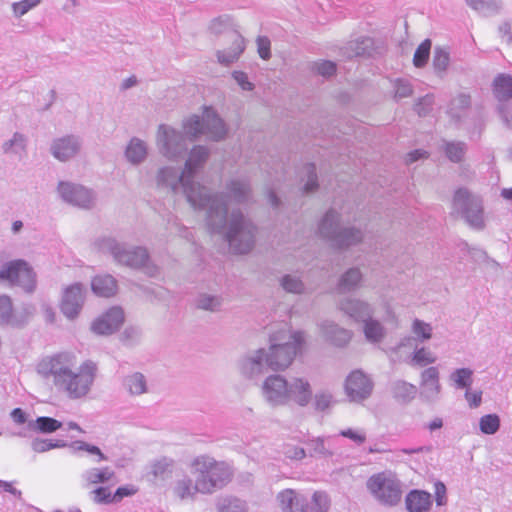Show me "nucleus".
Segmentation results:
<instances>
[{"label":"nucleus","instance_id":"obj_1","mask_svg":"<svg viewBox=\"0 0 512 512\" xmlns=\"http://www.w3.org/2000/svg\"><path fill=\"white\" fill-rule=\"evenodd\" d=\"M36 372L41 378L51 380L57 391L68 399L77 400L91 391L97 365L91 360L79 362L72 351H60L41 358Z\"/></svg>","mask_w":512,"mask_h":512},{"label":"nucleus","instance_id":"obj_2","mask_svg":"<svg viewBox=\"0 0 512 512\" xmlns=\"http://www.w3.org/2000/svg\"><path fill=\"white\" fill-rule=\"evenodd\" d=\"M304 342L301 332L280 330L271 337L268 352L260 350L253 362L257 365L265 363L274 371L285 370L301 351Z\"/></svg>","mask_w":512,"mask_h":512},{"label":"nucleus","instance_id":"obj_3","mask_svg":"<svg viewBox=\"0 0 512 512\" xmlns=\"http://www.w3.org/2000/svg\"><path fill=\"white\" fill-rule=\"evenodd\" d=\"M366 489L376 502L386 507L399 505L404 493L400 478L391 470H383L368 477Z\"/></svg>","mask_w":512,"mask_h":512},{"label":"nucleus","instance_id":"obj_4","mask_svg":"<svg viewBox=\"0 0 512 512\" xmlns=\"http://www.w3.org/2000/svg\"><path fill=\"white\" fill-rule=\"evenodd\" d=\"M191 473L199 476L202 483L211 486L209 493L228 483L232 477V470L227 464L204 456L198 457L192 462Z\"/></svg>","mask_w":512,"mask_h":512},{"label":"nucleus","instance_id":"obj_5","mask_svg":"<svg viewBox=\"0 0 512 512\" xmlns=\"http://www.w3.org/2000/svg\"><path fill=\"white\" fill-rule=\"evenodd\" d=\"M185 132L192 138L200 134H207L212 140H220L226 134L223 121L211 108H205L203 118L191 117L185 124Z\"/></svg>","mask_w":512,"mask_h":512},{"label":"nucleus","instance_id":"obj_6","mask_svg":"<svg viewBox=\"0 0 512 512\" xmlns=\"http://www.w3.org/2000/svg\"><path fill=\"white\" fill-rule=\"evenodd\" d=\"M0 280L31 291L35 285V274L29 264L21 259L6 263L0 270Z\"/></svg>","mask_w":512,"mask_h":512},{"label":"nucleus","instance_id":"obj_7","mask_svg":"<svg viewBox=\"0 0 512 512\" xmlns=\"http://www.w3.org/2000/svg\"><path fill=\"white\" fill-rule=\"evenodd\" d=\"M454 204L464 208L467 221L475 227H481L483 224L482 219V205L481 202L473 197L468 190L458 189L453 198Z\"/></svg>","mask_w":512,"mask_h":512},{"label":"nucleus","instance_id":"obj_8","mask_svg":"<svg viewBox=\"0 0 512 512\" xmlns=\"http://www.w3.org/2000/svg\"><path fill=\"white\" fill-rule=\"evenodd\" d=\"M289 382L282 376L272 375L265 379L262 386L264 398L272 405H287Z\"/></svg>","mask_w":512,"mask_h":512},{"label":"nucleus","instance_id":"obj_9","mask_svg":"<svg viewBox=\"0 0 512 512\" xmlns=\"http://www.w3.org/2000/svg\"><path fill=\"white\" fill-rule=\"evenodd\" d=\"M124 323L122 308L115 306L96 318L91 324V330L98 335H109L118 330Z\"/></svg>","mask_w":512,"mask_h":512},{"label":"nucleus","instance_id":"obj_10","mask_svg":"<svg viewBox=\"0 0 512 512\" xmlns=\"http://www.w3.org/2000/svg\"><path fill=\"white\" fill-rule=\"evenodd\" d=\"M345 389L352 401H360L370 395L372 383L364 373L356 370L347 377Z\"/></svg>","mask_w":512,"mask_h":512},{"label":"nucleus","instance_id":"obj_11","mask_svg":"<svg viewBox=\"0 0 512 512\" xmlns=\"http://www.w3.org/2000/svg\"><path fill=\"white\" fill-rule=\"evenodd\" d=\"M83 303V289L80 284H73L67 287L63 293V298L61 302V311L63 314L73 319L75 318L81 308Z\"/></svg>","mask_w":512,"mask_h":512},{"label":"nucleus","instance_id":"obj_12","mask_svg":"<svg viewBox=\"0 0 512 512\" xmlns=\"http://www.w3.org/2000/svg\"><path fill=\"white\" fill-rule=\"evenodd\" d=\"M312 399V389L308 380L294 378L289 382L287 404L293 403L300 407L308 405Z\"/></svg>","mask_w":512,"mask_h":512},{"label":"nucleus","instance_id":"obj_13","mask_svg":"<svg viewBox=\"0 0 512 512\" xmlns=\"http://www.w3.org/2000/svg\"><path fill=\"white\" fill-rule=\"evenodd\" d=\"M58 190L62 198L71 204L88 207L91 202L90 192L82 186L61 182L59 183Z\"/></svg>","mask_w":512,"mask_h":512},{"label":"nucleus","instance_id":"obj_14","mask_svg":"<svg viewBox=\"0 0 512 512\" xmlns=\"http://www.w3.org/2000/svg\"><path fill=\"white\" fill-rule=\"evenodd\" d=\"M277 498L283 512H309L305 498L293 489L281 491Z\"/></svg>","mask_w":512,"mask_h":512},{"label":"nucleus","instance_id":"obj_15","mask_svg":"<svg viewBox=\"0 0 512 512\" xmlns=\"http://www.w3.org/2000/svg\"><path fill=\"white\" fill-rule=\"evenodd\" d=\"M194 479L185 478L180 480L175 486V494L181 498H192L197 493H209L208 484L202 483L199 476L193 475Z\"/></svg>","mask_w":512,"mask_h":512},{"label":"nucleus","instance_id":"obj_16","mask_svg":"<svg viewBox=\"0 0 512 512\" xmlns=\"http://www.w3.org/2000/svg\"><path fill=\"white\" fill-rule=\"evenodd\" d=\"M409 512H428L432 506L431 494L424 490H411L405 497Z\"/></svg>","mask_w":512,"mask_h":512},{"label":"nucleus","instance_id":"obj_17","mask_svg":"<svg viewBox=\"0 0 512 512\" xmlns=\"http://www.w3.org/2000/svg\"><path fill=\"white\" fill-rule=\"evenodd\" d=\"M112 254L115 259L131 267H141L148 260V254L145 249L137 248L133 251L120 250L119 247L112 248Z\"/></svg>","mask_w":512,"mask_h":512},{"label":"nucleus","instance_id":"obj_18","mask_svg":"<svg viewBox=\"0 0 512 512\" xmlns=\"http://www.w3.org/2000/svg\"><path fill=\"white\" fill-rule=\"evenodd\" d=\"M93 292L104 298L112 297L117 292V283L110 275L96 276L91 283Z\"/></svg>","mask_w":512,"mask_h":512},{"label":"nucleus","instance_id":"obj_19","mask_svg":"<svg viewBox=\"0 0 512 512\" xmlns=\"http://www.w3.org/2000/svg\"><path fill=\"white\" fill-rule=\"evenodd\" d=\"M79 150V145L76 140L71 137H65L57 140L53 145V155L65 161L73 157Z\"/></svg>","mask_w":512,"mask_h":512},{"label":"nucleus","instance_id":"obj_20","mask_svg":"<svg viewBox=\"0 0 512 512\" xmlns=\"http://www.w3.org/2000/svg\"><path fill=\"white\" fill-rule=\"evenodd\" d=\"M227 238L235 253L243 254L252 248V242L250 239H246V233L242 229H238L236 225L230 230Z\"/></svg>","mask_w":512,"mask_h":512},{"label":"nucleus","instance_id":"obj_21","mask_svg":"<svg viewBox=\"0 0 512 512\" xmlns=\"http://www.w3.org/2000/svg\"><path fill=\"white\" fill-rule=\"evenodd\" d=\"M207 150L203 147H195L186 162L185 169L180 176V181L185 186L186 179L189 178L194 170L200 163L204 162L207 158Z\"/></svg>","mask_w":512,"mask_h":512},{"label":"nucleus","instance_id":"obj_22","mask_svg":"<svg viewBox=\"0 0 512 512\" xmlns=\"http://www.w3.org/2000/svg\"><path fill=\"white\" fill-rule=\"evenodd\" d=\"M493 92L499 100L512 98V76L498 75L493 82Z\"/></svg>","mask_w":512,"mask_h":512},{"label":"nucleus","instance_id":"obj_23","mask_svg":"<svg viewBox=\"0 0 512 512\" xmlns=\"http://www.w3.org/2000/svg\"><path fill=\"white\" fill-rule=\"evenodd\" d=\"M245 44L244 38L241 35H236L233 47L228 51L223 50L218 53V59L222 63H231L238 59L241 53L244 51Z\"/></svg>","mask_w":512,"mask_h":512},{"label":"nucleus","instance_id":"obj_24","mask_svg":"<svg viewBox=\"0 0 512 512\" xmlns=\"http://www.w3.org/2000/svg\"><path fill=\"white\" fill-rule=\"evenodd\" d=\"M114 477V472L108 468H95L90 470L86 475V481L89 484H98L110 481Z\"/></svg>","mask_w":512,"mask_h":512},{"label":"nucleus","instance_id":"obj_25","mask_svg":"<svg viewBox=\"0 0 512 512\" xmlns=\"http://www.w3.org/2000/svg\"><path fill=\"white\" fill-rule=\"evenodd\" d=\"M126 156L133 163L143 160L146 156V147L143 142L132 140L127 147Z\"/></svg>","mask_w":512,"mask_h":512},{"label":"nucleus","instance_id":"obj_26","mask_svg":"<svg viewBox=\"0 0 512 512\" xmlns=\"http://www.w3.org/2000/svg\"><path fill=\"white\" fill-rule=\"evenodd\" d=\"M339 435L349 439L358 446L363 445L367 440V433L365 429L359 427H348L342 429L339 432Z\"/></svg>","mask_w":512,"mask_h":512},{"label":"nucleus","instance_id":"obj_27","mask_svg":"<svg viewBox=\"0 0 512 512\" xmlns=\"http://www.w3.org/2000/svg\"><path fill=\"white\" fill-rule=\"evenodd\" d=\"M330 507L328 495L322 491L314 492L312 496V505L308 508L309 512H327Z\"/></svg>","mask_w":512,"mask_h":512},{"label":"nucleus","instance_id":"obj_28","mask_svg":"<svg viewBox=\"0 0 512 512\" xmlns=\"http://www.w3.org/2000/svg\"><path fill=\"white\" fill-rule=\"evenodd\" d=\"M431 50V41L425 39L416 49L413 57V64L416 67H423L429 58Z\"/></svg>","mask_w":512,"mask_h":512},{"label":"nucleus","instance_id":"obj_29","mask_svg":"<svg viewBox=\"0 0 512 512\" xmlns=\"http://www.w3.org/2000/svg\"><path fill=\"white\" fill-rule=\"evenodd\" d=\"M479 426L484 434H494L499 429L500 419L496 414L484 415L480 419Z\"/></svg>","mask_w":512,"mask_h":512},{"label":"nucleus","instance_id":"obj_30","mask_svg":"<svg viewBox=\"0 0 512 512\" xmlns=\"http://www.w3.org/2000/svg\"><path fill=\"white\" fill-rule=\"evenodd\" d=\"M36 428L42 433H52L62 427V423L50 417H38L36 419Z\"/></svg>","mask_w":512,"mask_h":512},{"label":"nucleus","instance_id":"obj_31","mask_svg":"<svg viewBox=\"0 0 512 512\" xmlns=\"http://www.w3.org/2000/svg\"><path fill=\"white\" fill-rule=\"evenodd\" d=\"M365 336L368 340L378 342L384 335L383 328L377 321H366L364 328Z\"/></svg>","mask_w":512,"mask_h":512},{"label":"nucleus","instance_id":"obj_32","mask_svg":"<svg viewBox=\"0 0 512 512\" xmlns=\"http://www.w3.org/2000/svg\"><path fill=\"white\" fill-rule=\"evenodd\" d=\"M342 309L351 317L359 319L367 312V305L360 302L348 301L343 304Z\"/></svg>","mask_w":512,"mask_h":512},{"label":"nucleus","instance_id":"obj_33","mask_svg":"<svg viewBox=\"0 0 512 512\" xmlns=\"http://www.w3.org/2000/svg\"><path fill=\"white\" fill-rule=\"evenodd\" d=\"M128 388L132 394L138 395L146 391V383L142 374L136 373L129 377Z\"/></svg>","mask_w":512,"mask_h":512},{"label":"nucleus","instance_id":"obj_34","mask_svg":"<svg viewBox=\"0 0 512 512\" xmlns=\"http://www.w3.org/2000/svg\"><path fill=\"white\" fill-rule=\"evenodd\" d=\"M361 279V274L358 270L351 269L341 279L339 287L341 290L350 289L355 286Z\"/></svg>","mask_w":512,"mask_h":512},{"label":"nucleus","instance_id":"obj_35","mask_svg":"<svg viewBox=\"0 0 512 512\" xmlns=\"http://www.w3.org/2000/svg\"><path fill=\"white\" fill-rule=\"evenodd\" d=\"M445 152L451 161L458 162L464 155V146L462 143H448Z\"/></svg>","mask_w":512,"mask_h":512},{"label":"nucleus","instance_id":"obj_36","mask_svg":"<svg viewBox=\"0 0 512 512\" xmlns=\"http://www.w3.org/2000/svg\"><path fill=\"white\" fill-rule=\"evenodd\" d=\"M220 512H247V508L239 499H228L221 505Z\"/></svg>","mask_w":512,"mask_h":512},{"label":"nucleus","instance_id":"obj_37","mask_svg":"<svg viewBox=\"0 0 512 512\" xmlns=\"http://www.w3.org/2000/svg\"><path fill=\"white\" fill-rule=\"evenodd\" d=\"M454 376L455 383L460 388L468 387L471 384L472 371L469 369H458Z\"/></svg>","mask_w":512,"mask_h":512},{"label":"nucleus","instance_id":"obj_38","mask_svg":"<svg viewBox=\"0 0 512 512\" xmlns=\"http://www.w3.org/2000/svg\"><path fill=\"white\" fill-rule=\"evenodd\" d=\"M40 2L41 0H22L13 4V11L17 16H22Z\"/></svg>","mask_w":512,"mask_h":512},{"label":"nucleus","instance_id":"obj_39","mask_svg":"<svg viewBox=\"0 0 512 512\" xmlns=\"http://www.w3.org/2000/svg\"><path fill=\"white\" fill-rule=\"evenodd\" d=\"M415 394L416 387L405 382L399 383L395 388V395L398 398H413Z\"/></svg>","mask_w":512,"mask_h":512},{"label":"nucleus","instance_id":"obj_40","mask_svg":"<svg viewBox=\"0 0 512 512\" xmlns=\"http://www.w3.org/2000/svg\"><path fill=\"white\" fill-rule=\"evenodd\" d=\"M93 499L97 503H112L114 502L113 495L107 487H99L93 492Z\"/></svg>","mask_w":512,"mask_h":512},{"label":"nucleus","instance_id":"obj_41","mask_svg":"<svg viewBox=\"0 0 512 512\" xmlns=\"http://www.w3.org/2000/svg\"><path fill=\"white\" fill-rule=\"evenodd\" d=\"M413 332L422 337V339H430L432 335V328L429 324L420 320H415L413 323Z\"/></svg>","mask_w":512,"mask_h":512},{"label":"nucleus","instance_id":"obj_42","mask_svg":"<svg viewBox=\"0 0 512 512\" xmlns=\"http://www.w3.org/2000/svg\"><path fill=\"white\" fill-rule=\"evenodd\" d=\"M282 286L286 291L292 293H301L303 290L302 282L296 278H291L289 276L283 278Z\"/></svg>","mask_w":512,"mask_h":512},{"label":"nucleus","instance_id":"obj_43","mask_svg":"<svg viewBox=\"0 0 512 512\" xmlns=\"http://www.w3.org/2000/svg\"><path fill=\"white\" fill-rule=\"evenodd\" d=\"M138 492V488L135 485H125L119 487L113 494L114 502H120L124 497L133 496Z\"/></svg>","mask_w":512,"mask_h":512},{"label":"nucleus","instance_id":"obj_44","mask_svg":"<svg viewBox=\"0 0 512 512\" xmlns=\"http://www.w3.org/2000/svg\"><path fill=\"white\" fill-rule=\"evenodd\" d=\"M315 71L322 76H331L336 72V64L332 61H321L315 64Z\"/></svg>","mask_w":512,"mask_h":512},{"label":"nucleus","instance_id":"obj_45","mask_svg":"<svg viewBox=\"0 0 512 512\" xmlns=\"http://www.w3.org/2000/svg\"><path fill=\"white\" fill-rule=\"evenodd\" d=\"M270 46L271 43L267 37L259 36L257 38L258 54L262 59L267 60L270 58Z\"/></svg>","mask_w":512,"mask_h":512},{"label":"nucleus","instance_id":"obj_46","mask_svg":"<svg viewBox=\"0 0 512 512\" xmlns=\"http://www.w3.org/2000/svg\"><path fill=\"white\" fill-rule=\"evenodd\" d=\"M438 370L435 367H430L422 373V381L424 384L434 385L436 390H439L438 384Z\"/></svg>","mask_w":512,"mask_h":512},{"label":"nucleus","instance_id":"obj_47","mask_svg":"<svg viewBox=\"0 0 512 512\" xmlns=\"http://www.w3.org/2000/svg\"><path fill=\"white\" fill-rule=\"evenodd\" d=\"M413 359L416 363L422 365L433 363L435 361V358L432 355V353L425 348L417 350L414 354Z\"/></svg>","mask_w":512,"mask_h":512},{"label":"nucleus","instance_id":"obj_48","mask_svg":"<svg viewBox=\"0 0 512 512\" xmlns=\"http://www.w3.org/2000/svg\"><path fill=\"white\" fill-rule=\"evenodd\" d=\"M435 500L438 506H443L447 503L446 486L443 482L437 481L434 485Z\"/></svg>","mask_w":512,"mask_h":512},{"label":"nucleus","instance_id":"obj_49","mask_svg":"<svg viewBox=\"0 0 512 512\" xmlns=\"http://www.w3.org/2000/svg\"><path fill=\"white\" fill-rule=\"evenodd\" d=\"M12 302L8 296H0V319H6L11 316Z\"/></svg>","mask_w":512,"mask_h":512},{"label":"nucleus","instance_id":"obj_50","mask_svg":"<svg viewBox=\"0 0 512 512\" xmlns=\"http://www.w3.org/2000/svg\"><path fill=\"white\" fill-rule=\"evenodd\" d=\"M448 61H449V55L447 52L442 51V50L435 51L433 64L436 68H438L440 70L445 69V67L448 64Z\"/></svg>","mask_w":512,"mask_h":512},{"label":"nucleus","instance_id":"obj_51","mask_svg":"<svg viewBox=\"0 0 512 512\" xmlns=\"http://www.w3.org/2000/svg\"><path fill=\"white\" fill-rule=\"evenodd\" d=\"M412 94V88L408 82L398 80L396 82V90H395V96L396 97H407Z\"/></svg>","mask_w":512,"mask_h":512},{"label":"nucleus","instance_id":"obj_52","mask_svg":"<svg viewBox=\"0 0 512 512\" xmlns=\"http://www.w3.org/2000/svg\"><path fill=\"white\" fill-rule=\"evenodd\" d=\"M465 398L468 401L470 407L476 408L481 404L482 392L481 391H466Z\"/></svg>","mask_w":512,"mask_h":512},{"label":"nucleus","instance_id":"obj_53","mask_svg":"<svg viewBox=\"0 0 512 512\" xmlns=\"http://www.w3.org/2000/svg\"><path fill=\"white\" fill-rule=\"evenodd\" d=\"M233 77L238 82L242 89H252V84L247 80V75L244 72L236 71L233 73Z\"/></svg>","mask_w":512,"mask_h":512},{"label":"nucleus","instance_id":"obj_54","mask_svg":"<svg viewBox=\"0 0 512 512\" xmlns=\"http://www.w3.org/2000/svg\"><path fill=\"white\" fill-rule=\"evenodd\" d=\"M32 446H33V450L36 452H44V451H47V450L57 447L56 444H53L46 440H36L33 442Z\"/></svg>","mask_w":512,"mask_h":512},{"label":"nucleus","instance_id":"obj_55","mask_svg":"<svg viewBox=\"0 0 512 512\" xmlns=\"http://www.w3.org/2000/svg\"><path fill=\"white\" fill-rule=\"evenodd\" d=\"M79 448L81 450H85V451L89 452L90 454L97 455L99 457L100 461L106 460V457L104 456V454L101 452V450L97 446L90 445L87 443H81Z\"/></svg>","mask_w":512,"mask_h":512},{"label":"nucleus","instance_id":"obj_56","mask_svg":"<svg viewBox=\"0 0 512 512\" xmlns=\"http://www.w3.org/2000/svg\"><path fill=\"white\" fill-rule=\"evenodd\" d=\"M351 235H354V233L351 231H345V232L341 233L339 235V238H340L339 239V247H342L344 245H350L351 243H354V242L360 240L359 237H356L355 239L353 238V240H349Z\"/></svg>","mask_w":512,"mask_h":512},{"label":"nucleus","instance_id":"obj_57","mask_svg":"<svg viewBox=\"0 0 512 512\" xmlns=\"http://www.w3.org/2000/svg\"><path fill=\"white\" fill-rule=\"evenodd\" d=\"M426 157H427V152L426 151L415 150V151L410 152L409 154H407V156H406V163H413V162L417 161L420 158H426Z\"/></svg>","mask_w":512,"mask_h":512},{"label":"nucleus","instance_id":"obj_58","mask_svg":"<svg viewBox=\"0 0 512 512\" xmlns=\"http://www.w3.org/2000/svg\"><path fill=\"white\" fill-rule=\"evenodd\" d=\"M216 305L217 302L211 297H204L200 300V307L206 310H213Z\"/></svg>","mask_w":512,"mask_h":512},{"label":"nucleus","instance_id":"obj_59","mask_svg":"<svg viewBox=\"0 0 512 512\" xmlns=\"http://www.w3.org/2000/svg\"><path fill=\"white\" fill-rule=\"evenodd\" d=\"M11 415L13 420L18 424H23L26 421L25 413L20 408H15Z\"/></svg>","mask_w":512,"mask_h":512},{"label":"nucleus","instance_id":"obj_60","mask_svg":"<svg viewBox=\"0 0 512 512\" xmlns=\"http://www.w3.org/2000/svg\"><path fill=\"white\" fill-rule=\"evenodd\" d=\"M317 187L316 184V175L314 173V166H312V176L308 180V182L305 185V191L310 192L313 191Z\"/></svg>","mask_w":512,"mask_h":512},{"label":"nucleus","instance_id":"obj_61","mask_svg":"<svg viewBox=\"0 0 512 512\" xmlns=\"http://www.w3.org/2000/svg\"><path fill=\"white\" fill-rule=\"evenodd\" d=\"M490 0H466L467 4L473 9L483 8Z\"/></svg>","mask_w":512,"mask_h":512},{"label":"nucleus","instance_id":"obj_62","mask_svg":"<svg viewBox=\"0 0 512 512\" xmlns=\"http://www.w3.org/2000/svg\"><path fill=\"white\" fill-rule=\"evenodd\" d=\"M136 82H137L136 77L131 76L123 82L122 87L124 89L130 88V87L134 86L136 84Z\"/></svg>","mask_w":512,"mask_h":512},{"label":"nucleus","instance_id":"obj_63","mask_svg":"<svg viewBox=\"0 0 512 512\" xmlns=\"http://www.w3.org/2000/svg\"><path fill=\"white\" fill-rule=\"evenodd\" d=\"M443 425V422H442V419L440 418H436L434 419L430 424H429V429L432 431V430H436V429H439L441 428Z\"/></svg>","mask_w":512,"mask_h":512},{"label":"nucleus","instance_id":"obj_64","mask_svg":"<svg viewBox=\"0 0 512 512\" xmlns=\"http://www.w3.org/2000/svg\"><path fill=\"white\" fill-rule=\"evenodd\" d=\"M501 195L503 198L510 200L512 199V187L511 188H505L501 191Z\"/></svg>","mask_w":512,"mask_h":512}]
</instances>
